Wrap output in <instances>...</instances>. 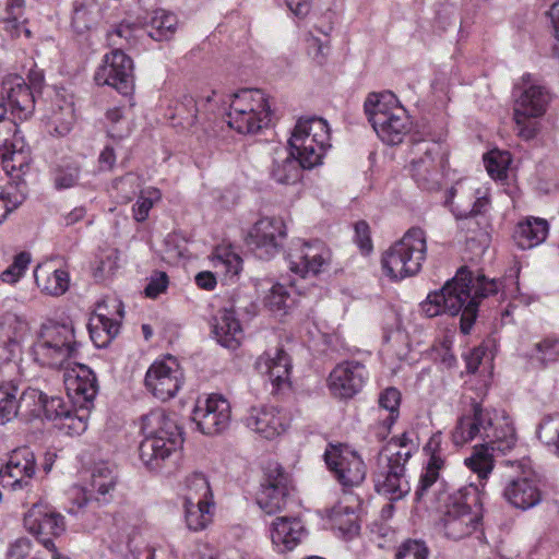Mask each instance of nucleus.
Masks as SVG:
<instances>
[{"mask_svg":"<svg viewBox=\"0 0 559 559\" xmlns=\"http://www.w3.org/2000/svg\"><path fill=\"white\" fill-rule=\"evenodd\" d=\"M476 437L490 444L491 451L506 453L512 450L518 441L515 429L508 416L492 418L491 413L480 404L472 405L471 414L459 418L451 438L455 445H463Z\"/></svg>","mask_w":559,"mask_h":559,"instance_id":"nucleus-1","label":"nucleus"},{"mask_svg":"<svg viewBox=\"0 0 559 559\" xmlns=\"http://www.w3.org/2000/svg\"><path fill=\"white\" fill-rule=\"evenodd\" d=\"M142 432L145 439L140 443L139 455L150 469H159L163 462L180 449L183 442L182 429L175 415L163 408L152 409L142 417Z\"/></svg>","mask_w":559,"mask_h":559,"instance_id":"nucleus-2","label":"nucleus"},{"mask_svg":"<svg viewBox=\"0 0 559 559\" xmlns=\"http://www.w3.org/2000/svg\"><path fill=\"white\" fill-rule=\"evenodd\" d=\"M483 508L476 487L465 486L449 496L442 518L444 534L459 540L472 535L481 524Z\"/></svg>","mask_w":559,"mask_h":559,"instance_id":"nucleus-3","label":"nucleus"},{"mask_svg":"<svg viewBox=\"0 0 559 559\" xmlns=\"http://www.w3.org/2000/svg\"><path fill=\"white\" fill-rule=\"evenodd\" d=\"M447 202L461 219L460 228L466 230L467 241L486 238L476 216L485 213L489 205L487 189L476 187V182L469 179L460 180L450 189Z\"/></svg>","mask_w":559,"mask_h":559,"instance_id":"nucleus-4","label":"nucleus"},{"mask_svg":"<svg viewBox=\"0 0 559 559\" xmlns=\"http://www.w3.org/2000/svg\"><path fill=\"white\" fill-rule=\"evenodd\" d=\"M427 254L426 233L419 227L409 228L402 239L394 242L382 257V267L393 280L417 274Z\"/></svg>","mask_w":559,"mask_h":559,"instance_id":"nucleus-5","label":"nucleus"},{"mask_svg":"<svg viewBox=\"0 0 559 559\" xmlns=\"http://www.w3.org/2000/svg\"><path fill=\"white\" fill-rule=\"evenodd\" d=\"M271 115L269 99L263 91L243 88L231 96L227 122L240 134H255L270 124Z\"/></svg>","mask_w":559,"mask_h":559,"instance_id":"nucleus-6","label":"nucleus"},{"mask_svg":"<svg viewBox=\"0 0 559 559\" xmlns=\"http://www.w3.org/2000/svg\"><path fill=\"white\" fill-rule=\"evenodd\" d=\"M330 129L322 118L299 119L289 139L292 153L304 168L311 169L321 163L330 144Z\"/></svg>","mask_w":559,"mask_h":559,"instance_id":"nucleus-7","label":"nucleus"},{"mask_svg":"<svg viewBox=\"0 0 559 559\" xmlns=\"http://www.w3.org/2000/svg\"><path fill=\"white\" fill-rule=\"evenodd\" d=\"M409 460V452L399 449L395 444H386L378 456V469L374 473V488L378 493L395 501L411 491L405 476V465Z\"/></svg>","mask_w":559,"mask_h":559,"instance_id":"nucleus-8","label":"nucleus"},{"mask_svg":"<svg viewBox=\"0 0 559 559\" xmlns=\"http://www.w3.org/2000/svg\"><path fill=\"white\" fill-rule=\"evenodd\" d=\"M472 274L465 267L456 273L455 277L448 281L444 286L430 293L421 304V310L428 318L437 317L441 313L456 316L463 314L464 308L471 299Z\"/></svg>","mask_w":559,"mask_h":559,"instance_id":"nucleus-9","label":"nucleus"},{"mask_svg":"<svg viewBox=\"0 0 559 559\" xmlns=\"http://www.w3.org/2000/svg\"><path fill=\"white\" fill-rule=\"evenodd\" d=\"M76 341L72 323H51L44 326L38 342L35 344V354L43 364L53 368H63L70 365L74 356Z\"/></svg>","mask_w":559,"mask_h":559,"instance_id":"nucleus-10","label":"nucleus"},{"mask_svg":"<svg viewBox=\"0 0 559 559\" xmlns=\"http://www.w3.org/2000/svg\"><path fill=\"white\" fill-rule=\"evenodd\" d=\"M35 471L34 452L28 447L17 448L11 452L5 468L0 474V480L4 487L9 486L17 492L21 501L31 497L39 499V493L31 481Z\"/></svg>","mask_w":559,"mask_h":559,"instance_id":"nucleus-11","label":"nucleus"},{"mask_svg":"<svg viewBox=\"0 0 559 559\" xmlns=\"http://www.w3.org/2000/svg\"><path fill=\"white\" fill-rule=\"evenodd\" d=\"M183 381L185 377L180 365L174 357L168 356L150 366L144 384L156 399L165 402L176 396Z\"/></svg>","mask_w":559,"mask_h":559,"instance_id":"nucleus-12","label":"nucleus"},{"mask_svg":"<svg viewBox=\"0 0 559 559\" xmlns=\"http://www.w3.org/2000/svg\"><path fill=\"white\" fill-rule=\"evenodd\" d=\"M94 80L97 85H108L122 95H128L134 86L133 61L121 49L106 53L97 68Z\"/></svg>","mask_w":559,"mask_h":559,"instance_id":"nucleus-13","label":"nucleus"},{"mask_svg":"<svg viewBox=\"0 0 559 559\" xmlns=\"http://www.w3.org/2000/svg\"><path fill=\"white\" fill-rule=\"evenodd\" d=\"M325 463L345 487L360 485L366 477V465L357 452L348 447L330 444L324 452Z\"/></svg>","mask_w":559,"mask_h":559,"instance_id":"nucleus-14","label":"nucleus"},{"mask_svg":"<svg viewBox=\"0 0 559 559\" xmlns=\"http://www.w3.org/2000/svg\"><path fill=\"white\" fill-rule=\"evenodd\" d=\"M289 488L288 474L277 463H271L265 469L257 503L266 514H275L286 507Z\"/></svg>","mask_w":559,"mask_h":559,"instance_id":"nucleus-15","label":"nucleus"},{"mask_svg":"<svg viewBox=\"0 0 559 559\" xmlns=\"http://www.w3.org/2000/svg\"><path fill=\"white\" fill-rule=\"evenodd\" d=\"M286 237V226L283 219L263 217L249 230L246 242L260 259H270L275 255Z\"/></svg>","mask_w":559,"mask_h":559,"instance_id":"nucleus-16","label":"nucleus"},{"mask_svg":"<svg viewBox=\"0 0 559 559\" xmlns=\"http://www.w3.org/2000/svg\"><path fill=\"white\" fill-rule=\"evenodd\" d=\"M440 150L438 142L413 140L409 167L413 178L423 189L432 190L438 186L436 156L440 154Z\"/></svg>","mask_w":559,"mask_h":559,"instance_id":"nucleus-17","label":"nucleus"},{"mask_svg":"<svg viewBox=\"0 0 559 559\" xmlns=\"http://www.w3.org/2000/svg\"><path fill=\"white\" fill-rule=\"evenodd\" d=\"M289 269L301 277L319 274L331 262V251L320 240H298L288 252Z\"/></svg>","mask_w":559,"mask_h":559,"instance_id":"nucleus-18","label":"nucleus"},{"mask_svg":"<svg viewBox=\"0 0 559 559\" xmlns=\"http://www.w3.org/2000/svg\"><path fill=\"white\" fill-rule=\"evenodd\" d=\"M24 504H32V508L24 515V526L33 535L40 538L60 536L66 530L64 518L56 512L48 504L39 502L33 497L22 501Z\"/></svg>","mask_w":559,"mask_h":559,"instance_id":"nucleus-19","label":"nucleus"},{"mask_svg":"<svg viewBox=\"0 0 559 559\" xmlns=\"http://www.w3.org/2000/svg\"><path fill=\"white\" fill-rule=\"evenodd\" d=\"M229 402L218 394L198 400L193 411V420L204 435H216L225 430L230 421Z\"/></svg>","mask_w":559,"mask_h":559,"instance_id":"nucleus-20","label":"nucleus"},{"mask_svg":"<svg viewBox=\"0 0 559 559\" xmlns=\"http://www.w3.org/2000/svg\"><path fill=\"white\" fill-rule=\"evenodd\" d=\"M367 378V371L358 361H344L338 364L328 379L331 393L340 399H349L358 393Z\"/></svg>","mask_w":559,"mask_h":559,"instance_id":"nucleus-21","label":"nucleus"},{"mask_svg":"<svg viewBox=\"0 0 559 559\" xmlns=\"http://www.w3.org/2000/svg\"><path fill=\"white\" fill-rule=\"evenodd\" d=\"M28 334V323L15 314H8L1 326L2 346L0 358L8 364L12 362L19 369V361L22 360L23 342Z\"/></svg>","mask_w":559,"mask_h":559,"instance_id":"nucleus-22","label":"nucleus"},{"mask_svg":"<svg viewBox=\"0 0 559 559\" xmlns=\"http://www.w3.org/2000/svg\"><path fill=\"white\" fill-rule=\"evenodd\" d=\"M504 499L514 508L527 510L542 501V492L530 473L510 476L503 489Z\"/></svg>","mask_w":559,"mask_h":559,"instance_id":"nucleus-23","label":"nucleus"},{"mask_svg":"<svg viewBox=\"0 0 559 559\" xmlns=\"http://www.w3.org/2000/svg\"><path fill=\"white\" fill-rule=\"evenodd\" d=\"M2 100H7L14 117L25 120L34 111L35 99L29 86L19 75H9L2 81Z\"/></svg>","mask_w":559,"mask_h":559,"instance_id":"nucleus-24","label":"nucleus"},{"mask_svg":"<svg viewBox=\"0 0 559 559\" xmlns=\"http://www.w3.org/2000/svg\"><path fill=\"white\" fill-rule=\"evenodd\" d=\"M423 450L428 456V461L419 478V484L415 492L417 500H420L425 492L437 483L440 477V472L445 466L442 433L440 431L435 432L429 438Z\"/></svg>","mask_w":559,"mask_h":559,"instance_id":"nucleus-25","label":"nucleus"},{"mask_svg":"<svg viewBox=\"0 0 559 559\" xmlns=\"http://www.w3.org/2000/svg\"><path fill=\"white\" fill-rule=\"evenodd\" d=\"M247 428L265 439H274L280 436L285 426L275 407H250L242 418Z\"/></svg>","mask_w":559,"mask_h":559,"instance_id":"nucleus-26","label":"nucleus"},{"mask_svg":"<svg viewBox=\"0 0 559 559\" xmlns=\"http://www.w3.org/2000/svg\"><path fill=\"white\" fill-rule=\"evenodd\" d=\"M412 121L406 110L402 108H393L389 116L378 115L373 130L388 145L400 144L404 136L411 131Z\"/></svg>","mask_w":559,"mask_h":559,"instance_id":"nucleus-27","label":"nucleus"},{"mask_svg":"<svg viewBox=\"0 0 559 559\" xmlns=\"http://www.w3.org/2000/svg\"><path fill=\"white\" fill-rule=\"evenodd\" d=\"M306 528L300 519L277 516L271 526V539L278 551L293 550L306 536Z\"/></svg>","mask_w":559,"mask_h":559,"instance_id":"nucleus-28","label":"nucleus"},{"mask_svg":"<svg viewBox=\"0 0 559 559\" xmlns=\"http://www.w3.org/2000/svg\"><path fill=\"white\" fill-rule=\"evenodd\" d=\"M469 287L471 299L464 308L461 317V331L464 334L469 333L472 325L476 320L479 299L497 294L500 289V282L496 280H488L485 275H478L475 278L472 277Z\"/></svg>","mask_w":559,"mask_h":559,"instance_id":"nucleus-29","label":"nucleus"},{"mask_svg":"<svg viewBox=\"0 0 559 559\" xmlns=\"http://www.w3.org/2000/svg\"><path fill=\"white\" fill-rule=\"evenodd\" d=\"M64 368L63 381L69 393L79 399L82 397L86 403H91L98 391L97 380L93 371L80 364L71 370H69V365Z\"/></svg>","mask_w":559,"mask_h":559,"instance_id":"nucleus-30","label":"nucleus"},{"mask_svg":"<svg viewBox=\"0 0 559 559\" xmlns=\"http://www.w3.org/2000/svg\"><path fill=\"white\" fill-rule=\"evenodd\" d=\"M212 326L215 338L222 346L235 349L240 345L243 331L234 310H219L213 319Z\"/></svg>","mask_w":559,"mask_h":559,"instance_id":"nucleus-31","label":"nucleus"},{"mask_svg":"<svg viewBox=\"0 0 559 559\" xmlns=\"http://www.w3.org/2000/svg\"><path fill=\"white\" fill-rule=\"evenodd\" d=\"M107 307L106 301L98 304L88 322L91 340L99 348L106 347L120 331V321L108 317Z\"/></svg>","mask_w":559,"mask_h":559,"instance_id":"nucleus-32","label":"nucleus"},{"mask_svg":"<svg viewBox=\"0 0 559 559\" xmlns=\"http://www.w3.org/2000/svg\"><path fill=\"white\" fill-rule=\"evenodd\" d=\"M549 94L540 85H531L518 98L514 107V120L521 122L523 117H542L549 103Z\"/></svg>","mask_w":559,"mask_h":559,"instance_id":"nucleus-33","label":"nucleus"},{"mask_svg":"<svg viewBox=\"0 0 559 559\" xmlns=\"http://www.w3.org/2000/svg\"><path fill=\"white\" fill-rule=\"evenodd\" d=\"M34 276L37 286L51 296H61L69 288V273L61 269H53L49 263L38 264Z\"/></svg>","mask_w":559,"mask_h":559,"instance_id":"nucleus-34","label":"nucleus"},{"mask_svg":"<svg viewBox=\"0 0 559 559\" xmlns=\"http://www.w3.org/2000/svg\"><path fill=\"white\" fill-rule=\"evenodd\" d=\"M257 369L269 377V379L280 384L287 379L290 370V359L287 353L282 348H276L273 354L265 353L261 355L255 362Z\"/></svg>","mask_w":559,"mask_h":559,"instance_id":"nucleus-35","label":"nucleus"},{"mask_svg":"<svg viewBox=\"0 0 559 559\" xmlns=\"http://www.w3.org/2000/svg\"><path fill=\"white\" fill-rule=\"evenodd\" d=\"M548 234V224L543 218H528L520 222L514 230L513 238L516 246L523 250L542 243Z\"/></svg>","mask_w":559,"mask_h":559,"instance_id":"nucleus-36","label":"nucleus"},{"mask_svg":"<svg viewBox=\"0 0 559 559\" xmlns=\"http://www.w3.org/2000/svg\"><path fill=\"white\" fill-rule=\"evenodd\" d=\"M356 499L346 497L344 500L337 502L328 514V518L332 526L344 535H354L358 533L359 525L357 523L356 506L354 503Z\"/></svg>","mask_w":559,"mask_h":559,"instance_id":"nucleus-37","label":"nucleus"},{"mask_svg":"<svg viewBox=\"0 0 559 559\" xmlns=\"http://www.w3.org/2000/svg\"><path fill=\"white\" fill-rule=\"evenodd\" d=\"M304 166L295 154L290 152L285 158H276L271 167V178L281 185H295L302 176Z\"/></svg>","mask_w":559,"mask_h":559,"instance_id":"nucleus-38","label":"nucleus"},{"mask_svg":"<svg viewBox=\"0 0 559 559\" xmlns=\"http://www.w3.org/2000/svg\"><path fill=\"white\" fill-rule=\"evenodd\" d=\"M51 122L55 124V132L58 135L68 134L75 122V109L72 98L67 99L57 95L51 109Z\"/></svg>","mask_w":559,"mask_h":559,"instance_id":"nucleus-39","label":"nucleus"},{"mask_svg":"<svg viewBox=\"0 0 559 559\" xmlns=\"http://www.w3.org/2000/svg\"><path fill=\"white\" fill-rule=\"evenodd\" d=\"M4 171L13 177L20 178L25 168L29 165L28 150H25L24 142L21 140L13 141L11 147L0 156Z\"/></svg>","mask_w":559,"mask_h":559,"instance_id":"nucleus-40","label":"nucleus"},{"mask_svg":"<svg viewBox=\"0 0 559 559\" xmlns=\"http://www.w3.org/2000/svg\"><path fill=\"white\" fill-rule=\"evenodd\" d=\"M142 31L139 23L123 20L107 33V40L110 46L122 50L123 47L135 46Z\"/></svg>","mask_w":559,"mask_h":559,"instance_id":"nucleus-41","label":"nucleus"},{"mask_svg":"<svg viewBox=\"0 0 559 559\" xmlns=\"http://www.w3.org/2000/svg\"><path fill=\"white\" fill-rule=\"evenodd\" d=\"M365 112L372 127L376 126L378 115L389 116L393 108H402L397 105L395 95L391 92L370 93L364 104Z\"/></svg>","mask_w":559,"mask_h":559,"instance_id":"nucleus-42","label":"nucleus"},{"mask_svg":"<svg viewBox=\"0 0 559 559\" xmlns=\"http://www.w3.org/2000/svg\"><path fill=\"white\" fill-rule=\"evenodd\" d=\"M178 20L174 13L156 10L147 24V34L155 40H168L174 36Z\"/></svg>","mask_w":559,"mask_h":559,"instance_id":"nucleus-43","label":"nucleus"},{"mask_svg":"<svg viewBox=\"0 0 559 559\" xmlns=\"http://www.w3.org/2000/svg\"><path fill=\"white\" fill-rule=\"evenodd\" d=\"M44 392L28 388L17 396L19 418L32 421L43 416Z\"/></svg>","mask_w":559,"mask_h":559,"instance_id":"nucleus-44","label":"nucleus"},{"mask_svg":"<svg viewBox=\"0 0 559 559\" xmlns=\"http://www.w3.org/2000/svg\"><path fill=\"white\" fill-rule=\"evenodd\" d=\"M212 502H192L191 498H185L186 523L190 531H202L212 521Z\"/></svg>","mask_w":559,"mask_h":559,"instance_id":"nucleus-45","label":"nucleus"},{"mask_svg":"<svg viewBox=\"0 0 559 559\" xmlns=\"http://www.w3.org/2000/svg\"><path fill=\"white\" fill-rule=\"evenodd\" d=\"M489 450H491L490 444L485 442L474 447L471 456L465 459V465L480 479H486L493 468V459Z\"/></svg>","mask_w":559,"mask_h":559,"instance_id":"nucleus-46","label":"nucleus"},{"mask_svg":"<svg viewBox=\"0 0 559 559\" xmlns=\"http://www.w3.org/2000/svg\"><path fill=\"white\" fill-rule=\"evenodd\" d=\"M528 357L542 366L557 362L559 360V338L547 336L535 342Z\"/></svg>","mask_w":559,"mask_h":559,"instance_id":"nucleus-47","label":"nucleus"},{"mask_svg":"<svg viewBox=\"0 0 559 559\" xmlns=\"http://www.w3.org/2000/svg\"><path fill=\"white\" fill-rule=\"evenodd\" d=\"M488 175L492 179L503 180L508 176V169L511 164L509 152L490 151L484 158Z\"/></svg>","mask_w":559,"mask_h":559,"instance_id":"nucleus-48","label":"nucleus"},{"mask_svg":"<svg viewBox=\"0 0 559 559\" xmlns=\"http://www.w3.org/2000/svg\"><path fill=\"white\" fill-rule=\"evenodd\" d=\"M187 495L185 498H191L192 502H212V491L209 480L201 473H194L187 478Z\"/></svg>","mask_w":559,"mask_h":559,"instance_id":"nucleus-49","label":"nucleus"},{"mask_svg":"<svg viewBox=\"0 0 559 559\" xmlns=\"http://www.w3.org/2000/svg\"><path fill=\"white\" fill-rule=\"evenodd\" d=\"M162 199L159 189L148 187L140 191L139 198L132 207L133 217L136 222H144L153 205Z\"/></svg>","mask_w":559,"mask_h":559,"instance_id":"nucleus-50","label":"nucleus"},{"mask_svg":"<svg viewBox=\"0 0 559 559\" xmlns=\"http://www.w3.org/2000/svg\"><path fill=\"white\" fill-rule=\"evenodd\" d=\"M538 438L559 455V414L545 417L538 426Z\"/></svg>","mask_w":559,"mask_h":559,"instance_id":"nucleus-51","label":"nucleus"},{"mask_svg":"<svg viewBox=\"0 0 559 559\" xmlns=\"http://www.w3.org/2000/svg\"><path fill=\"white\" fill-rule=\"evenodd\" d=\"M198 115V106L195 99L190 95H185L174 108L171 119L178 120V124L182 128L192 127L195 123Z\"/></svg>","mask_w":559,"mask_h":559,"instance_id":"nucleus-52","label":"nucleus"},{"mask_svg":"<svg viewBox=\"0 0 559 559\" xmlns=\"http://www.w3.org/2000/svg\"><path fill=\"white\" fill-rule=\"evenodd\" d=\"M142 185L141 178L132 173L116 179L112 189L117 192V199L120 203H129L136 195Z\"/></svg>","mask_w":559,"mask_h":559,"instance_id":"nucleus-53","label":"nucleus"},{"mask_svg":"<svg viewBox=\"0 0 559 559\" xmlns=\"http://www.w3.org/2000/svg\"><path fill=\"white\" fill-rule=\"evenodd\" d=\"M91 486L99 496L105 497L115 489L116 475L112 469L105 465H98L93 469Z\"/></svg>","mask_w":559,"mask_h":559,"instance_id":"nucleus-54","label":"nucleus"},{"mask_svg":"<svg viewBox=\"0 0 559 559\" xmlns=\"http://www.w3.org/2000/svg\"><path fill=\"white\" fill-rule=\"evenodd\" d=\"M56 427L68 436H80L87 429L86 414H79L72 408L64 415Z\"/></svg>","mask_w":559,"mask_h":559,"instance_id":"nucleus-55","label":"nucleus"},{"mask_svg":"<svg viewBox=\"0 0 559 559\" xmlns=\"http://www.w3.org/2000/svg\"><path fill=\"white\" fill-rule=\"evenodd\" d=\"M7 114V106L0 103V156L3 155L10 147L13 141L21 140L17 136L16 124L4 118Z\"/></svg>","mask_w":559,"mask_h":559,"instance_id":"nucleus-56","label":"nucleus"},{"mask_svg":"<svg viewBox=\"0 0 559 559\" xmlns=\"http://www.w3.org/2000/svg\"><path fill=\"white\" fill-rule=\"evenodd\" d=\"M72 407L60 396H48L44 393L43 415L46 419L53 421L55 425L68 414Z\"/></svg>","mask_w":559,"mask_h":559,"instance_id":"nucleus-57","label":"nucleus"},{"mask_svg":"<svg viewBox=\"0 0 559 559\" xmlns=\"http://www.w3.org/2000/svg\"><path fill=\"white\" fill-rule=\"evenodd\" d=\"M17 388L12 385L11 390L3 393L0 399V426L19 418Z\"/></svg>","mask_w":559,"mask_h":559,"instance_id":"nucleus-58","label":"nucleus"},{"mask_svg":"<svg viewBox=\"0 0 559 559\" xmlns=\"http://www.w3.org/2000/svg\"><path fill=\"white\" fill-rule=\"evenodd\" d=\"M401 393L395 388H386L379 396V406L389 412V426L393 425L399 417Z\"/></svg>","mask_w":559,"mask_h":559,"instance_id":"nucleus-59","label":"nucleus"},{"mask_svg":"<svg viewBox=\"0 0 559 559\" xmlns=\"http://www.w3.org/2000/svg\"><path fill=\"white\" fill-rule=\"evenodd\" d=\"M108 134L115 139H122L128 131L123 108L114 107L107 110Z\"/></svg>","mask_w":559,"mask_h":559,"instance_id":"nucleus-60","label":"nucleus"},{"mask_svg":"<svg viewBox=\"0 0 559 559\" xmlns=\"http://www.w3.org/2000/svg\"><path fill=\"white\" fill-rule=\"evenodd\" d=\"M429 550L425 543L408 539L397 549L395 559H428Z\"/></svg>","mask_w":559,"mask_h":559,"instance_id":"nucleus-61","label":"nucleus"},{"mask_svg":"<svg viewBox=\"0 0 559 559\" xmlns=\"http://www.w3.org/2000/svg\"><path fill=\"white\" fill-rule=\"evenodd\" d=\"M288 298L289 294L286 287L282 284H275L265 296V306L271 311H282L286 309Z\"/></svg>","mask_w":559,"mask_h":559,"instance_id":"nucleus-62","label":"nucleus"},{"mask_svg":"<svg viewBox=\"0 0 559 559\" xmlns=\"http://www.w3.org/2000/svg\"><path fill=\"white\" fill-rule=\"evenodd\" d=\"M80 169L78 166H68L59 169L55 176V185L58 189H68L73 187L79 179Z\"/></svg>","mask_w":559,"mask_h":559,"instance_id":"nucleus-63","label":"nucleus"},{"mask_svg":"<svg viewBox=\"0 0 559 559\" xmlns=\"http://www.w3.org/2000/svg\"><path fill=\"white\" fill-rule=\"evenodd\" d=\"M23 0H7L4 14L0 19L15 27L23 17Z\"/></svg>","mask_w":559,"mask_h":559,"instance_id":"nucleus-64","label":"nucleus"}]
</instances>
